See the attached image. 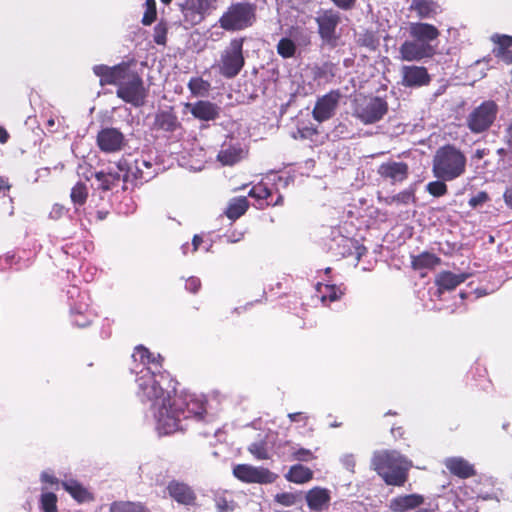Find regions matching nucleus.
<instances>
[{
    "instance_id": "b1692460",
    "label": "nucleus",
    "mask_w": 512,
    "mask_h": 512,
    "mask_svg": "<svg viewBox=\"0 0 512 512\" xmlns=\"http://www.w3.org/2000/svg\"><path fill=\"white\" fill-rule=\"evenodd\" d=\"M424 496L420 494H405L392 498L388 507L392 512H408L424 504Z\"/></svg>"
},
{
    "instance_id": "0eeeda50",
    "label": "nucleus",
    "mask_w": 512,
    "mask_h": 512,
    "mask_svg": "<svg viewBox=\"0 0 512 512\" xmlns=\"http://www.w3.org/2000/svg\"><path fill=\"white\" fill-rule=\"evenodd\" d=\"M131 174H129V158H121L117 163L110 165L106 170L95 173L98 182V188L103 191H109L116 188L120 182L123 183L122 189L128 190L131 187Z\"/></svg>"
},
{
    "instance_id": "20e7f679",
    "label": "nucleus",
    "mask_w": 512,
    "mask_h": 512,
    "mask_svg": "<svg viewBox=\"0 0 512 512\" xmlns=\"http://www.w3.org/2000/svg\"><path fill=\"white\" fill-rule=\"evenodd\" d=\"M256 20V5L249 2L231 4L219 19L226 31H240L251 27Z\"/></svg>"
},
{
    "instance_id": "ea45409f",
    "label": "nucleus",
    "mask_w": 512,
    "mask_h": 512,
    "mask_svg": "<svg viewBox=\"0 0 512 512\" xmlns=\"http://www.w3.org/2000/svg\"><path fill=\"white\" fill-rule=\"evenodd\" d=\"M63 488L77 501L84 502L90 499V493L77 481L67 480L62 482Z\"/></svg>"
},
{
    "instance_id": "c9c22d12",
    "label": "nucleus",
    "mask_w": 512,
    "mask_h": 512,
    "mask_svg": "<svg viewBox=\"0 0 512 512\" xmlns=\"http://www.w3.org/2000/svg\"><path fill=\"white\" fill-rule=\"evenodd\" d=\"M410 10L415 11L419 18H432L438 14L440 6L433 0H412Z\"/></svg>"
},
{
    "instance_id": "f704fd0d",
    "label": "nucleus",
    "mask_w": 512,
    "mask_h": 512,
    "mask_svg": "<svg viewBox=\"0 0 512 512\" xmlns=\"http://www.w3.org/2000/svg\"><path fill=\"white\" fill-rule=\"evenodd\" d=\"M313 475L314 473L310 468L298 463L292 465L284 477L288 482L305 484L313 479Z\"/></svg>"
},
{
    "instance_id": "4468645a",
    "label": "nucleus",
    "mask_w": 512,
    "mask_h": 512,
    "mask_svg": "<svg viewBox=\"0 0 512 512\" xmlns=\"http://www.w3.org/2000/svg\"><path fill=\"white\" fill-rule=\"evenodd\" d=\"M315 20L318 25V33L323 41V44L334 48L338 41L336 29L340 23L339 13L332 10H327L318 15Z\"/></svg>"
},
{
    "instance_id": "603ef678",
    "label": "nucleus",
    "mask_w": 512,
    "mask_h": 512,
    "mask_svg": "<svg viewBox=\"0 0 512 512\" xmlns=\"http://www.w3.org/2000/svg\"><path fill=\"white\" fill-rule=\"evenodd\" d=\"M293 446H295V443L290 440L280 441L276 447V453L284 461L292 462L291 452L293 451Z\"/></svg>"
},
{
    "instance_id": "f8f14e48",
    "label": "nucleus",
    "mask_w": 512,
    "mask_h": 512,
    "mask_svg": "<svg viewBox=\"0 0 512 512\" xmlns=\"http://www.w3.org/2000/svg\"><path fill=\"white\" fill-rule=\"evenodd\" d=\"M216 0H184L179 4L184 21L194 26L216 9Z\"/></svg>"
},
{
    "instance_id": "09e8293b",
    "label": "nucleus",
    "mask_w": 512,
    "mask_h": 512,
    "mask_svg": "<svg viewBox=\"0 0 512 512\" xmlns=\"http://www.w3.org/2000/svg\"><path fill=\"white\" fill-rule=\"evenodd\" d=\"M277 53L283 58H291L296 53V45L290 38H282L277 44Z\"/></svg>"
},
{
    "instance_id": "f03ea898",
    "label": "nucleus",
    "mask_w": 512,
    "mask_h": 512,
    "mask_svg": "<svg viewBox=\"0 0 512 512\" xmlns=\"http://www.w3.org/2000/svg\"><path fill=\"white\" fill-rule=\"evenodd\" d=\"M372 466L387 485L403 486L412 462L396 450H384L373 454Z\"/></svg>"
},
{
    "instance_id": "e433bc0d",
    "label": "nucleus",
    "mask_w": 512,
    "mask_h": 512,
    "mask_svg": "<svg viewBox=\"0 0 512 512\" xmlns=\"http://www.w3.org/2000/svg\"><path fill=\"white\" fill-rule=\"evenodd\" d=\"M316 290L323 303L336 301L344 294L340 287L330 283H318Z\"/></svg>"
},
{
    "instance_id": "393cba45",
    "label": "nucleus",
    "mask_w": 512,
    "mask_h": 512,
    "mask_svg": "<svg viewBox=\"0 0 512 512\" xmlns=\"http://www.w3.org/2000/svg\"><path fill=\"white\" fill-rule=\"evenodd\" d=\"M378 173L392 183L403 182L408 177V165L404 162L388 161L379 166Z\"/></svg>"
},
{
    "instance_id": "49530a36",
    "label": "nucleus",
    "mask_w": 512,
    "mask_h": 512,
    "mask_svg": "<svg viewBox=\"0 0 512 512\" xmlns=\"http://www.w3.org/2000/svg\"><path fill=\"white\" fill-rule=\"evenodd\" d=\"M302 499L301 492H283L274 496V501L282 506L290 507L296 505Z\"/></svg>"
},
{
    "instance_id": "ddd939ff",
    "label": "nucleus",
    "mask_w": 512,
    "mask_h": 512,
    "mask_svg": "<svg viewBox=\"0 0 512 512\" xmlns=\"http://www.w3.org/2000/svg\"><path fill=\"white\" fill-rule=\"evenodd\" d=\"M233 475L246 483L271 484L278 475L267 468L255 467L249 464H238L233 468Z\"/></svg>"
},
{
    "instance_id": "6e6552de",
    "label": "nucleus",
    "mask_w": 512,
    "mask_h": 512,
    "mask_svg": "<svg viewBox=\"0 0 512 512\" xmlns=\"http://www.w3.org/2000/svg\"><path fill=\"white\" fill-rule=\"evenodd\" d=\"M147 94L141 76L129 68L117 88V97L134 107H141L146 102Z\"/></svg>"
},
{
    "instance_id": "bb28decb",
    "label": "nucleus",
    "mask_w": 512,
    "mask_h": 512,
    "mask_svg": "<svg viewBox=\"0 0 512 512\" xmlns=\"http://www.w3.org/2000/svg\"><path fill=\"white\" fill-rule=\"evenodd\" d=\"M245 153L246 152L240 142H224L217 155V159L223 165L231 166L243 159Z\"/></svg>"
},
{
    "instance_id": "c85d7f7f",
    "label": "nucleus",
    "mask_w": 512,
    "mask_h": 512,
    "mask_svg": "<svg viewBox=\"0 0 512 512\" xmlns=\"http://www.w3.org/2000/svg\"><path fill=\"white\" fill-rule=\"evenodd\" d=\"M409 34L411 38L421 43L430 44L431 41L438 38L440 33L438 29L432 24L412 22L409 25Z\"/></svg>"
},
{
    "instance_id": "4d7b16f0",
    "label": "nucleus",
    "mask_w": 512,
    "mask_h": 512,
    "mask_svg": "<svg viewBox=\"0 0 512 512\" xmlns=\"http://www.w3.org/2000/svg\"><path fill=\"white\" fill-rule=\"evenodd\" d=\"M167 26L165 23H158L154 27V42L158 45H164L166 42Z\"/></svg>"
},
{
    "instance_id": "4be33fe9",
    "label": "nucleus",
    "mask_w": 512,
    "mask_h": 512,
    "mask_svg": "<svg viewBox=\"0 0 512 512\" xmlns=\"http://www.w3.org/2000/svg\"><path fill=\"white\" fill-rule=\"evenodd\" d=\"M190 113L201 121H214L220 116L221 108L210 101L199 100L195 103H188Z\"/></svg>"
},
{
    "instance_id": "37998d69",
    "label": "nucleus",
    "mask_w": 512,
    "mask_h": 512,
    "mask_svg": "<svg viewBox=\"0 0 512 512\" xmlns=\"http://www.w3.org/2000/svg\"><path fill=\"white\" fill-rule=\"evenodd\" d=\"M412 263L416 269L432 268L440 263V258L432 253L424 252L415 257Z\"/></svg>"
},
{
    "instance_id": "7c9ffc66",
    "label": "nucleus",
    "mask_w": 512,
    "mask_h": 512,
    "mask_svg": "<svg viewBox=\"0 0 512 512\" xmlns=\"http://www.w3.org/2000/svg\"><path fill=\"white\" fill-rule=\"evenodd\" d=\"M181 124L172 110H161L155 114L153 129L163 132H175Z\"/></svg>"
},
{
    "instance_id": "aec40b11",
    "label": "nucleus",
    "mask_w": 512,
    "mask_h": 512,
    "mask_svg": "<svg viewBox=\"0 0 512 512\" xmlns=\"http://www.w3.org/2000/svg\"><path fill=\"white\" fill-rule=\"evenodd\" d=\"M402 84L405 87L416 88L428 85L431 77L423 66L406 65L401 68Z\"/></svg>"
},
{
    "instance_id": "680f3d73",
    "label": "nucleus",
    "mask_w": 512,
    "mask_h": 512,
    "mask_svg": "<svg viewBox=\"0 0 512 512\" xmlns=\"http://www.w3.org/2000/svg\"><path fill=\"white\" fill-rule=\"evenodd\" d=\"M288 418L290 419L291 422L302 423L303 426L307 425V421L309 419L308 415L303 412L289 413Z\"/></svg>"
},
{
    "instance_id": "0e129e2a",
    "label": "nucleus",
    "mask_w": 512,
    "mask_h": 512,
    "mask_svg": "<svg viewBox=\"0 0 512 512\" xmlns=\"http://www.w3.org/2000/svg\"><path fill=\"white\" fill-rule=\"evenodd\" d=\"M112 323H113V321L110 320L109 318H105L103 320L102 327H101V336L103 338L110 337Z\"/></svg>"
},
{
    "instance_id": "7ed1b4c3",
    "label": "nucleus",
    "mask_w": 512,
    "mask_h": 512,
    "mask_svg": "<svg viewBox=\"0 0 512 512\" xmlns=\"http://www.w3.org/2000/svg\"><path fill=\"white\" fill-rule=\"evenodd\" d=\"M467 159L464 153L454 145H444L433 157V175L443 181H453L466 171Z\"/></svg>"
},
{
    "instance_id": "69168bd1",
    "label": "nucleus",
    "mask_w": 512,
    "mask_h": 512,
    "mask_svg": "<svg viewBox=\"0 0 512 512\" xmlns=\"http://www.w3.org/2000/svg\"><path fill=\"white\" fill-rule=\"evenodd\" d=\"M41 481L44 482V483H48V484H51V485H58V480L57 478L48 473V472H42L41 474Z\"/></svg>"
},
{
    "instance_id": "9d476101",
    "label": "nucleus",
    "mask_w": 512,
    "mask_h": 512,
    "mask_svg": "<svg viewBox=\"0 0 512 512\" xmlns=\"http://www.w3.org/2000/svg\"><path fill=\"white\" fill-rule=\"evenodd\" d=\"M331 236L328 248L336 257L355 255L359 261L366 252V248L357 240L342 235L338 229H333Z\"/></svg>"
},
{
    "instance_id": "412c9836",
    "label": "nucleus",
    "mask_w": 512,
    "mask_h": 512,
    "mask_svg": "<svg viewBox=\"0 0 512 512\" xmlns=\"http://www.w3.org/2000/svg\"><path fill=\"white\" fill-rule=\"evenodd\" d=\"M249 196L256 200V206L263 209L266 206H279L283 203V196L278 194L276 199H273V190L268 187L264 182H259L254 185L250 191Z\"/></svg>"
},
{
    "instance_id": "39448f33",
    "label": "nucleus",
    "mask_w": 512,
    "mask_h": 512,
    "mask_svg": "<svg viewBox=\"0 0 512 512\" xmlns=\"http://www.w3.org/2000/svg\"><path fill=\"white\" fill-rule=\"evenodd\" d=\"M244 38H233L221 51L216 67L226 79L235 78L245 65L243 55Z\"/></svg>"
},
{
    "instance_id": "1a4fd4ad",
    "label": "nucleus",
    "mask_w": 512,
    "mask_h": 512,
    "mask_svg": "<svg viewBox=\"0 0 512 512\" xmlns=\"http://www.w3.org/2000/svg\"><path fill=\"white\" fill-rule=\"evenodd\" d=\"M498 112L499 107L495 101H483L468 114L466 126L474 134L486 132L495 122Z\"/></svg>"
},
{
    "instance_id": "58836bf2",
    "label": "nucleus",
    "mask_w": 512,
    "mask_h": 512,
    "mask_svg": "<svg viewBox=\"0 0 512 512\" xmlns=\"http://www.w3.org/2000/svg\"><path fill=\"white\" fill-rule=\"evenodd\" d=\"M267 438L268 435L265 438H260L259 440L252 442L248 446L247 450L253 455L255 459L269 460L271 458Z\"/></svg>"
},
{
    "instance_id": "13d9d810",
    "label": "nucleus",
    "mask_w": 512,
    "mask_h": 512,
    "mask_svg": "<svg viewBox=\"0 0 512 512\" xmlns=\"http://www.w3.org/2000/svg\"><path fill=\"white\" fill-rule=\"evenodd\" d=\"M489 197L488 194L484 191L478 192L476 195L472 196L469 199V206L472 208H476L482 204H484L486 201H488Z\"/></svg>"
},
{
    "instance_id": "a878e982",
    "label": "nucleus",
    "mask_w": 512,
    "mask_h": 512,
    "mask_svg": "<svg viewBox=\"0 0 512 512\" xmlns=\"http://www.w3.org/2000/svg\"><path fill=\"white\" fill-rule=\"evenodd\" d=\"M468 275L465 273L455 274L450 271H442L440 272L435 279V284L437 289L434 295L441 296L445 291H452L458 285L463 283L467 279Z\"/></svg>"
},
{
    "instance_id": "5701e85b",
    "label": "nucleus",
    "mask_w": 512,
    "mask_h": 512,
    "mask_svg": "<svg viewBox=\"0 0 512 512\" xmlns=\"http://www.w3.org/2000/svg\"><path fill=\"white\" fill-rule=\"evenodd\" d=\"M305 500L310 510L321 512L329 507L331 492L327 488L316 486L306 492Z\"/></svg>"
},
{
    "instance_id": "cd10ccee",
    "label": "nucleus",
    "mask_w": 512,
    "mask_h": 512,
    "mask_svg": "<svg viewBox=\"0 0 512 512\" xmlns=\"http://www.w3.org/2000/svg\"><path fill=\"white\" fill-rule=\"evenodd\" d=\"M167 490L176 502L183 505L195 504L196 495L189 485L179 481H171L167 486Z\"/></svg>"
},
{
    "instance_id": "bf43d9fd",
    "label": "nucleus",
    "mask_w": 512,
    "mask_h": 512,
    "mask_svg": "<svg viewBox=\"0 0 512 512\" xmlns=\"http://www.w3.org/2000/svg\"><path fill=\"white\" fill-rule=\"evenodd\" d=\"M201 287V281L195 276H191L186 280L185 289L191 293H197Z\"/></svg>"
},
{
    "instance_id": "c03bdc74",
    "label": "nucleus",
    "mask_w": 512,
    "mask_h": 512,
    "mask_svg": "<svg viewBox=\"0 0 512 512\" xmlns=\"http://www.w3.org/2000/svg\"><path fill=\"white\" fill-rule=\"evenodd\" d=\"M71 201L75 206H82L88 197V187L83 182H77L71 189Z\"/></svg>"
},
{
    "instance_id": "338daca9",
    "label": "nucleus",
    "mask_w": 512,
    "mask_h": 512,
    "mask_svg": "<svg viewBox=\"0 0 512 512\" xmlns=\"http://www.w3.org/2000/svg\"><path fill=\"white\" fill-rule=\"evenodd\" d=\"M333 2L342 9H349L354 5L355 0H333Z\"/></svg>"
},
{
    "instance_id": "8fccbe9b",
    "label": "nucleus",
    "mask_w": 512,
    "mask_h": 512,
    "mask_svg": "<svg viewBox=\"0 0 512 512\" xmlns=\"http://www.w3.org/2000/svg\"><path fill=\"white\" fill-rule=\"evenodd\" d=\"M415 201H416L415 192L411 188L405 189V190L399 192L398 194L387 199L388 204L397 203V204L408 205L410 203H415Z\"/></svg>"
},
{
    "instance_id": "f3484780",
    "label": "nucleus",
    "mask_w": 512,
    "mask_h": 512,
    "mask_svg": "<svg viewBox=\"0 0 512 512\" xmlns=\"http://www.w3.org/2000/svg\"><path fill=\"white\" fill-rule=\"evenodd\" d=\"M129 174H131V187L138 186L144 182H148L156 175L154 165L144 158L129 159Z\"/></svg>"
},
{
    "instance_id": "dca6fc26",
    "label": "nucleus",
    "mask_w": 512,
    "mask_h": 512,
    "mask_svg": "<svg viewBox=\"0 0 512 512\" xmlns=\"http://www.w3.org/2000/svg\"><path fill=\"white\" fill-rule=\"evenodd\" d=\"M340 93L332 90L319 98L313 109V118L318 122H324L334 116L340 100Z\"/></svg>"
},
{
    "instance_id": "f257e3e1",
    "label": "nucleus",
    "mask_w": 512,
    "mask_h": 512,
    "mask_svg": "<svg viewBox=\"0 0 512 512\" xmlns=\"http://www.w3.org/2000/svg\"><path fill=\"white\" fill-rule=\"evenodd\" d=\"M132 357L139 362L132 369L136 374V396L151 412L159 434L183 431L187 427L184 422L205 419L206 397L190 392L177 394V382L167 371H162L160 354L155 356L140 345Z\"/></svg>"
},
{
    "instance_id": "2eb2a0df",
    "label": "nucleus",
    "mask_w": 512,
    "mask_h": 512,
    "mask_svg": "<svg viewBox=\"0 0 512 512\" xmlns=\"http://www.w3.org/2000/svg\"><path fill=\"white\" fill-rule=\"evenodd\" d=\"M126 140L123 133L117 128L107 127L101 129L97 134V145L101 151L114 153L122 150Z\"/></svg>"
},
{
    "instance_id": "4c0bfd02",
    "label": "nucleus",
    "mask_w": 512,
    "mask_h": 512,
    "mask_svg": "<svg viewBox=\"0 0 512 512\" xmlns=\"http://www.w3.org/2000/svg\"><path fill=\"white\" fill-rule=\"evenodd\" d=\"M248 201L245 197L232 199L226 209V216L231 220L240 218L248 209Z\"/></svg>"
},
{
    "instance_id": "de8ad7c7",
    "label": "nucleus",
    "mask_w": 512,
    "mask_h": 512,
    "mask_svg": "<svg viewBox=\"0 0 512 512\" xmlns=\"http://www.w3.org/2000/svg\"><path fill=\"white\" fill-rule=\"evenodd\" d=\"M188 88L193 95L204 96L210 89V83L200 77L191 78Z\"/></svg>"
},
{
    "instance_id": "9b49d317",
    "label": "nucleus",
    "mask_w": 512,
    "mask_h": 512,
    "mask_svg": "<svg viewBox=\"0 0 512 512\" xmlns=\"http://www.w3.org/2000/svg\"><path fill=\"white\" fill-rule=\"evenodd\" d=\"M388 111L387 102L380 97H371L358 103L355 116L364 124L380 121Z\"/></svg>"
},
{
    "instance_id": "79ce46f5",
    "label": "nucleus",
    "mask_w": 512,
    "mask_h": 512,
    "mask_svg": "<svg viewBox=\"0 0 512 512\" xmlns=\"http://www.w3.org/2000/svg\"><path fill=\"white\" fill-rule=\"evenodd\" d=\"M39 509L41 512H58L57 496L43 488L39 498Z\"/></svg>"
},
{
    "instance_id": "a19ab883",
    "label": "nucleus",
    "mask_w": 512,
    "mask_h": 512,
    "mask_svg": "<svg viewBox=\"0 0 512 512\" xmlns=\"http://www.w3.org/2000/svg\"><path fill=\"white\" fill-rule=\"evenodd\" d=\"M110 512H150L140 502L114 501L110 504Z\"/></svg>"
},
{
    "instance_id": "e2e57ef3",
    "label": "nucleus",
    "mask_w": 512,
    "mask_h": 512,
    "mask_svg": "<svg viewBox=\"0 0 512 512\" xmlns=\"http://www.w3.org/2000/svg\"><path fill=\"white\" fill-rule=\"evenodd\" d=\"M66 213V209L64 206L60 205V204H55L51 211H50V218L52 219H59L61 218L64 214Z\"/></svg>"
},
{
    "instance_id": "2f4dec72",
    "label": "nucleus",
    "mask_w": 512,
    "mask_h": 512,
    "mask_svg": "<svg viewBox=\"0 0 512 512\" xmlns=\"http://www.w3.org/2000/svg\"><path fill=\"white\" fill-rule=\"evenodd\" d=\"M26 251H10L0 256V270H22L29 267L30 259L26 257Z\"/></svg>"
},
{
    "instance_id": "864d4df0",
    "label": "nucleus",
    "mask_w": 512,
    "mask_h": 512,
    "mask_svg": "<svg viewBox=\"0 0 512 512\" xmlns=\"http://www.w3.org/2000/svg\"><path fill=\"white\" fill-rule=\"evenodd\" d=\"M145 12L142 18V23L144 25L152 24L156 19V2L155 0H146L145 2Z\"/></svg>"
},
{
    "instance_id": "c756f323",
    "label": "nucleus",
    "mask_w": 512,
    "mask_h": 512,
    "mask_svg": "<svg viewBox=\"0 0 512 512\" xmlns=\"http://www.w3.org/2000/svg\"><path fill=\"white\" fill-rule=\"evenodd\" d=\"M491 41L496 44L493 49L495 57L501 59L506 64H512V36L506 34H493Z\"/></svg>"
},
{
    "instance_id": "3c124183",
    "label": "nucleus",
    "mask_w": 512,
    "mask_h": 512,
    "mask_svg": "<svg viewBox=\"0 0 512 512\" xmlns=\"http://www.w3.org/2000/svg\"><path fill=\"white\" fill-rule=\"evenodd\" d=\"M446 181L437 179L435 181H431L426 185V191L434 196V197H441L445 195L448 191L447 185L445 184Z\"/></svg>"
},
{
    "instance_id": "a211bd4d",
    "label": "nucleus",
    "mask_w": 512,
    "mask_h": 512,
    "mask_svg": "<svg viewBox=\"0 0 512 512\" xmlns=\"http://www.w3.org/2000/svg\"><path fill=\"white\" fill-rule=\"evenodd\" d=\"M401 58L405 61H418L423 58L431 57L435 49L431 44H424L415 39L406 40L400 46Z\"/></svg>"
},
{
    "instance_id": "052dcab7",
    "label": "nucleus",
    "mask_w": 512,
    "mask_h": 512,
    "mask_svg": "<svg viewBox=\"0 0 512 512\" xmlns=\"http://www.w3.org/2000/svg\"><path fill=\"white\" fill-rule=\"evenodd\" d=\"M340 462L345 469L350 472H354L355 469V458L353 454H345L340 458Z\"/></svg>"
},
{
    "instance_id": "774afa93",
    "label": "nucleus",
    "mask_w": 512,
    "mask_h": 512,
    "mask_svg": "<svg viewBox=\"0 0 512 512\" xmlns=\"http://www.w3.org/2000/svg\"><path fill=\"white\" fill-rule=\"evenodd\" d=\"M504 200L507 206L512 208V184L506 189L504 193Z\"/></svg>"
},
{
    "instance_id": "6ab92c4d",
    "label": "nucleus",
    "mask_w": 512,
    "mask_h": 512,
    "mask_svg": "<svg viewBox=\"0 0 512 512\" xmlns=\"http://www.w3.org/2000/svg\"><path fill=\"white\" fill-rule=\"evenodd\" d=\"M129 68V65L126 63H121L113 67L95 65L93 67V72L100 78L101 86L116 85L118 87Z\"/></svg>"
},
{
    "instance_id": "6e6d98bb",
    "label": "nucleus",
    "mask_w": 512,
    "mask_h": 512,
    "mask_svg": "<svg viewBox=\"0 0 512 512\" xmlns=\"http://www.w3.org/2000/svg\"><path fill=\"white\" fill-rule=\"evenodd\" d=\"M215 505L217 512H231L236 507V504L233 500H227L222 496L215 499Z\"/></svg>"
},
{
    "instance_id": "a18cd8bd",
    "label": "nucleus",
    "mask_w": 512,
    "mask_h": 512,
    "mask_svg": "<svg viewBox=\"0 0 512 512\" xmlns=\"http://www.w3.org/2000/svg\"><path fill=\"white\" fill-rule=\"evenodd\" d=\"M292 449L293 451L291 452V455L293 461L310 462L316 459L314 451L304 448L298 443H295V446H293Z\"/></svg>"
},
{
    "instance_id": "72a5a7b5",
    "label": "nucleus",
    "mask_w": 512,
    "mask_h": 512,
    "mask_svg": "<svg viewBox=\"0 0 512 512\" xmlns=\"http://www.w3.org/2000/svg\"><path fill=\"white\" fill-rule=\"evenodd\" d=\"M313 79L318 83H331L339 71L336 63L325 61L320 64H315L312 68Z\"/></svg>"
},
{
    "instance_id": "423d86ee",
    "label": "nucleus",
    "mask_w": 512,
    "mask_h": 512,
    "mask_svg": "<svg viewBox=\"0 0 512 512\" xmlns=\"http://www.w3.org/2000/svg\"><path fill=\"white\" fill-rule=\"evenodd\" d=\"M66 293L72 324L80 328L90 325L95 314L90 309L88 293L81 291L76 285H71Z\"/></svg>"
},
{
    "instance_id": "473e14b6",
    "label": "nucleus",
    "mask_w": 512,
    "mask_h": 512,
    "mask_svg": "<svg viewBox=\"0 0 512 512\" xmlns=\"http://www.w3.org/2000/svg\"><path fill=\"white\" fill-rule=\"evenodd\" d=\"M445 467L451 474L460 478H469L476 474L474 466L462 457H449L444 460Z\"/></svg>"
},
{
    "instance_id": "5fc2aeb1",
    "label": "nucleus",
    "mask_w": 512,
    "mask_h": 512,
    "mask_svg": "<svg viewBox=\"0 0 512 512\" xmlns=\"http://www.w3.org/2000/svg\"><path fill=\"white\" fill-rule=\"evenodd\" d=\"M289 38L301 44H307L310 41L308 33L299 27H292L289 30Z\"/></svg>"
}]
</instances>
